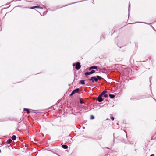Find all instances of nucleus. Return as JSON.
I'll use <instances>...</instances> for the list:
<instances>
[{
  "label": "nucleus",
  "mask_w": 156,
  "mask_h": 156,
  "mask_svg": "<svg viewBox=\"0 0 156 156\" xmlns=\"http://www.w3.org/2000/svg\"><path fill=\"white\" fill-rule=\"evenodd\" d=\"M109 97L111 98H113L115 97V96L112 94H109Z\"/></svg>",
  "instance_id": "obj_10"
},
{
  "label": "nucleus",
  "mask_w": 156,
  "mask_h": 156,
  "mask_svg": "<svg viewBox=\"0 0 156 156\" xmlns=\"http://www.w3.org/2000/svg\"><path fill=\"white\" fill-rule=\"evenodd\" d=\"M90 80H92L93 82H94V81L97 82L98 81V79L95 77H91V79H90Z\"/></svg>",
  "instance_id": "obj_3"
},
{
  "label": "nucleus",
  "mask_w": 156,
  "mask_h": 156,
  "mask_svg": "<svg viewBox=\"0 0 156 156\" xmlns=\"http://www.w3.org/2000/svg\"><path fill=\"white\" fill-rule=\"evenodd\" d=\"M97 77H98V79H100L101 78V77L98 76H97Z\"/></svg>",
  "instance_id": "obj_16"
},
{
  "label": "nucleus",
  "mask_w": 156,
  "mask_h": 156,
  "mask_svg": "<svg viewBox=\"0 0 156 156\" xmlns=\"http://www.w3.org/2000/svg\"><path fill=\"white\" fill-rule=\"evenodd\" d=\"M79 89H76L74 90L70 94V95L71 96L73 94H74L75 93L78 92V91H79Z\"/></svg>",
  "instance_id": "obj_4"
},
{
  "label": "nucleus",
  "mask_w": 156,
  "mask_h": 156,
  "mask_svg": "<svg viewBox=\"0 0 156 156\" xmlns=\"http://www.w3.org/2000/svg\"><path fill=\"white\" fill-rule=\"evenodd\" d=\"M108 119H106V120H108Z\"/></svg>",
  "instance_id": "obj_21"
},
{
  "label": "nucleus",
  "mask_w": 156,
  "mask_h": 156,
  "mask_svg": "<svg viewBox=\"0 0 156 156\" xmlns=\"http://www.w3.org/2000/svg\"><path fill=\"white\" fill-rule=\"evenodd\" d=\"M98 68V67L96 66H92L90 67L89 69V70H90L92 69H96Z\"/></svg>",
  "instance_id": "obj_5"
},
{
  "label": "nucleus",
  "mask_w": 156,
  "mask_h": 156,
  "mask_svg": "<svg viewBox=\"0 0 156 156\" xmlns=\"http://www.w3.org/2000/svg\"><path fill=\"white\" fill-rule=\"evenodd\" d=\"M129 7H130V5L129 6Z\"/></svg>",
  "instance_id": "obj_23"
},
{
  "label": "nucleus",
  "mask_w": 156,
  "mask_h": 156,
  "mask_svg": "<svg viewBox=\"0 0 156 156\" xmlns=\"http://www.w3.org/2000/svg\"><path fill=\"white\" fill-rule=\"evenodd\" d=\"M107 92L106 91H104L102 92L101 94L98 97L97 100L99 102H101L103 101V99L102 98V96L105 94Z\"/></svg>",
  "instance_id": "obj_1"
},
{
  "label": "nucleus",
  "mask_w": 156,
  "mask_h": 156,
  "mask_svg": "<svg viewBox=\"0 0 156 156\" xmlns=\"http://www.w3.org/2000/svg\"><path fill=\"white\" fill-rule=\"evenodd\" d=\"M12 141V140H7V143H8V144H9Z\"/></svg>",
  "instance_id": "obj_14"
},
{
  "label": "nucleus",
  "mask_w": 156,
  "mask_h": 156,
  "mask_svg": "<svg viewBox=\"0 0 156 156\" xmlns=\"http://www.w3.org/2000/svg\"><path fill=\"white\" fill-rule=\"evenodd\" d=\"M85 75L86 76L88 75L91 74H90V72H87L85 73Z\"/></svg>",
  "instance_id": "obj_12"
},
{
  "label": "nucleus",
  "mask_w": 156,
  "mask_h": 156,
  "mask_svg": "<svg viewBox=\"0 0 156 156\" xmlns=\"http://www.w3.org/2000/svg\"><path fill=\"white\" fill-rule=\"evenodd\" d=\"M38 8L41 9H42V8L41 7H40L38 6L32 7H31V9H34L35 8Z\"/></svg>",
  "instance_id": "obj_6"
},
{
  "label": "nucleus",
  "mask_w": 156,
  "mask_h": 156,
  "mask_svg": "<svg viewBox=\"0 0 156 156\" xmlns=\"http://www.w3.org/2000/svg\"><path fill=\"white\" fill-rule=\"evenodd\" d=\"M73 66H75V68L77 70H79L81 67L80 64L79 62H77L76 63L73 64Z\"/></svg>",
  "instance_id": "obj_2"
},
{
  "label": "nucleus",
  "mask_w": 156,
  "mask_h": 156,
  "mask_svg": "<svg viewBox=\"0 0 156 156\" xmlns=\"http://www.w3.org/2000/svg\"><path fill=\"white\" fill-rule=\"evenodd\" d=\"M103 95H104V97H105V98H107L108 97V95L107 94H104Z\"/></svg>",
  "instance_id": "obj_15"
},
{
  "label": "nucleus",
  "mask_w": 156,
  "mask_h": 156,
  "mask_svg": "<svg viewBox=\"0 0 156 156\" xmlns=\"http://www.w3.org/2000/svg\"><path fill=\"white\" fill-rule=\"evenodd\" d=\"M95 71L94 70H92L91 71V72H90V74H92L93 73H95Z\"/></svg>",
  "instance_id": "obj_13"
},
{
  "label": "nucleus",
  "mask_w": 156,
  "mask_h": 156,
  "mask_svg": "<svg viewBox=\"0 0 156 156\" xmlns=\"http://www.w3.org/2000/svg\"><path fill=\"white\" fill-rule=\"evenodd\" d=\"M80 83L81 84H84L85 83L84 81L83 80H82L80 81Z\"/></svg>",
  "instance_id": "obj_11"
},
{
  "label": "nucleus",
  "mask_w": 156,
  "mask_h": 156,
  "mask_svg": "<svg viewBox=\"0 0 156 156\" xmlns=\"http://www.w3.org/2000/svg\"><path fill=\"white\" fill-rule=\"evenodd\" d=\"M94 118V117L93 116L91 115V119H93Z\"/></svg>",
  "instance_id": "obj_18"
},
{
  "label": "nucleus",
  "mask_w": 156,
  "mask_h": 156,
  "mask_svg": "<svg viewBox=\"0 0 156 156\" xmlns=\"http://www.w3.org/2000/svg\"><path fill=\"white\" fill-rule=\"evenodd\" d=\"M1 150H0V153H1Z\"/></svg>",
  "instance_id": "obj_22"
},
{
  "label": "nucleus",
  "mask_w": 156,
  "mask_h": 156,
  "mask_svg": "<svg viewBox=\"0 0 156 156\" xmlns=\"http://www.w3.org/2000/svg\"><path fill=\"white\" fill-rule=\"evenodd\" d=\"M111 119L112 120H113L114 119V117H111Z\"/></svg>",
  "instance_id": "obj_17"
},
{
  "label": "nucleus",
  "mask_w": 156,
  "mask_h": 156,
  "mask_svg": "<svg viewBox=\"0 0 156 156\" xmlns=\"http://www.w3.org/2000/svg\"><path fill=\"white\" fill-rule=\"evenodd\" d=\"M24 110L26 111L27 112V113H30V111L28 109L24 108Z\"/></svg>",
  "instance_id": "obj_9"
},
{
  "label": "nucleus",
  "mask_w": 156,
  "mask_h": 156,
  "mask_svg": "<svg viewBox=\"0 0 156 156\" xmlns=\"http://www.w3.org/2000/svg\"><path fill=\"white\" fill-rule=\"evenodd\" d=\"M12 139L13 140H15L16 139V136L15 135H13L12 137Z\"/></svg>",
  "instance_id": "obj_8"
},
{
  "label": "nucleus",
  "mask_w": 156,
  "mask_h": 156,
  "mask_svg": "<svg viewBox=\"0 0 156 156\" xmlns=\"http://www.w3.org/2000/svg\"><path fill=\"white\" fill-rule=\"evenodd\" d=\"M150 156H154V154H151Z\"/></svg>",
  "instance_id": "obj_20"
},
{
  "label": "nucleus",
  "mask_w": 156,
  "mask_h": 156,
  "mask_svg": "<svg viewBox=\"0 0 156 156\" xmlns=\"http://www.w3.org/2000/svg\"><path fill=\"white\" fill-rule=\"evenodd\" d=\"M80 103L82 104L83 103V101L81 100H80Z\"/></svg>",
  "instance_id": "obj_19"
},
{
  "label": "nucleus",
  "mask_w": 156,
  "mask_h": 156,
  "mask_svg": "<svg viewBox=\"0 0 156 156\" xmlns=\"http://www.w3.org/2000/svg\"><path fill=\"white\" fill-rule=\"evenodd\" d=\"M62 147L65 149H66L68 148V146L66 145H63L62 146Z\"/></svg>",
  "instance_id": "obj_7"
}]
</instances>
